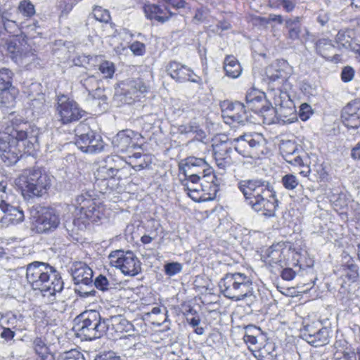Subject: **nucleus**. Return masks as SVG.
I'll return each mask as SVG.
<instances>
[{
	"label": "nucleus",
	"instance_id": "nucleus-40",
	"mask_svg": "<svg viewBox=\"0 0 360 360\" xmlns=\"http://www.w3.org/2000/svg\"><path fill=\"white\" fill-rule=\"evenodd\" d=\"M276 355L275 345L272 343H266L259 350V360H275Z\"/></svg>",
	"mask_w": 360,
	"mask_h": 360
},
{
	"label": "nucleus",
	"instance_id": "nucleus-14",
	"mask_svg": "<svg viewBox=\"0 0 360 360\" xmlns=\"http://www.w3.org/2000/svg\"><path fill=\"white\" fill-rule=\"evenodd\" d=\"M179 169L185 175L184 184H194L200 181L205 172H210V167L203 158L188 157L179 164Z\"/></svg>",
	"mask_w": 360,
	"mask_h": 360
},
{
	"label": "nucleus",
	"instance_id": "nucleus-15",
	"mask_svg": "<svg viewBox=\"0 0 360 360\" xmlns=\"http://www.w3.org/2000/svg\"><path fill=\"white\" fill-rule=\"evenodd\" d=\"M5 189L0 184V210L3 212L0 222L6 226L20 223L24 219L23 212L12 205L14 196L6 193Z\"/></svg>",
	"mask_w": 360,
	"mask_h": 360
},
{
	"label": "nucleus",
	"instance_id": "nucleus-18",
	"mask_svg": "<svg viewBox=\"0 0 360 360\" xmlns=\"http://www.w3.org/2000/svg\"><path fill=\"white\" fill-rule=\"evenodd\" d=\"M141 135L134 131L125 129L120 131L112 139V144L117 153H127L131 149L139 147Z\"/></svg>",
	"mask_w": 360,
	"mask_h": 360
},
{
	"label": "nucleus",
	"instance_id": "nucleus-44",
	"mask_svg": "<svg viewBox=\"0 0 360 360\" xmlns=\"http://www.w3.org/2000/svg\"><path fill=\"white\" fill-rule=\"evenodd\" d=\"M18 9L25 17H31L35 13L34 5L28 0L21 1Z\"/></svg>",
	"mask_w": 360,
	"mask_h": 360
},
{
	"label": "nucleus",
	"instance_id": "nucleus-53",
	"mask_svg": "<svg viewBox=\"0 0 360 360\" xmlns=\"http://www.w3.org/2000/svg\"><path fill=\"white\" fill-rule=\"evenodd\" d=\"M334 358L335 360H358L357 355L354 352H336Z\"/></svg>",
	"mask_w": 360,
	"mask_h": 360
},
{
	"label": "nucleus",
	"instance_id": "nucleus-25",
	"mask_svg": "<svg viewBox=\"0 0 360 360\" xmlns=\"http://www.w3.org/2000/svg\"><path fill=\"white\" fill-rule=\"evenodd\" d=\"M283 157L285 161L294 166H300L303 167L299 173L303 176H307L310 172L308 166L304 165L300 155L297 152L296 146L291 142L284 143L283 146Z\"/></svg>",
	"mask_w": 360,
	"mask_h": 360
},
{
	"label": "nucleus",
	"instance_id": "nucleus-20",
	"mask_svg": "<svg viewBox=\"0 0 360 360\" xmlns=\"http://www.w3.org/2000/svg\"><path fill=\"white\" fill-rule=\"evenodd\" d=\"M82 84L88 91L86 101L91 102L93 106L105 110L107 97L103 94V90L99 87V82L96 77L94 75L89 76L82 80Z\"/></svg>",
	"mask_w": 360,
	"mask_h": 360
},
{
	"label": "nucleus",
	"instance_id": "nucleus-46",
	"mask_svg": "<svg viewBox=\"0 0 360 360\" xmlns=\"http://www.w3.org/2000/svg\"><path fill=\"white\" fill-rule=\"evenodd\" d=\"M93 15L96 20L107 23L110 20V15L108 10L100 6H96L93 10Z\"/></svg>",
	"mask_w": 360,
	"mask_h": 360
},
{
	"label": "nucleus",
	"instance_id": "nucleus-64",
	"mask_svg": "<svg viewBox=\"0 0 360 360\" xmlns=\"http://www.w3.org/2000/svg\"><path fill=\"white\" fill-rule=\"evenodd\" d=\"M244 341L246 343H249L252 345L257 343V337L255 335L248 334V333L244 335Z\"/></svg>",
	"mask_w": 360,
	"mask_h": 360
},
{
	"label": "nucleus",
	"instance_id": "nucleus-42",
	"mask_svg": "<svg viewBox=\"0 0 360 360\" xmlns=\"http://www.w3.org/2000/svg\"><path fill=\"white\" fill-rule=\"evenodd\" d=\"M89 148L87 149V153H94L100 152L103 148V143L100 136L96 135L94 131V136H91L90 142H88Z\"/></svg>",
	"mask_w": 360,
	"mask_h": 360
},
{
	"label": "nucleus",
	"instance_id": "nucleus-2",
	"mask_svg": "<svg viewBox=\"0 0 360 360\" xmlns=\"http://www.w3.org/2000/svg\"><path fill=\"white\" fill-rule=\"evenodd\" d=\"M26 278L34 290H39L49 302L56 300V293L63 288V281L59 274L49 264L34 262L27 265Z\"/></svg>",
	"mask_w": 360,
	"mask_h": 360
},
{
	"label": "nucleus",
	"instance_id": "nucleus-43",
	"mask_svg": "<svg viewBox=\"0 0 360 360\" xmlns=\"http://www.w3.org/2000/svg\"><path fill=\"white\" fill-rule=\"evenodd\" d=\"M98 70L105 78H112L115 72V65L112 62L103 60L99 65Z\"/></svg>",
	"mask_w": 360,
	"mask_h": 360
},
{
	"label": "nucleus",
	"instance_id": "nucleus-48",
	"mask_svg": "<svg viewBox=\"0 0 360 360\" xmlns=\"http://www.w3.org/2000/svg\"><path fill=\"white\" fill-rule=\"evenodd\" d=\"M165 274L169 276H173L182 271V264L179 262H170L165 265Z\"/></svg>",
	"mask_w": 360,
	"mask_h": 360
},
{
	"label": "nucleus",
	"instance_id": "nucleus-55",
	"mask_svg": "<svg viewBox=\"0 0 360 360\" xmlns=\"http://www.w3.org/2000/svg\"><path fill=\"white\" fill-rule=\"evenodd\" d=\"M311 108L307 103H303L300 105L299 116L302 121L307 120L311 115Z\"/></svg>",
	"mask_w": 360,
	"mask_h": 360
},
{
	"label": "nucleus",
	"instance_id": "nucleus-8",
	"mask_svg": "<svg viewBox=\"0 0 360 360\" xmlns=\"http://www.w3.org/2000/svg\"><path fill=\"white\" fill-rule=\"evenodd\" d=\"M200 184H184L188 195L195 202H205L214 199L219 191V183L213 170L210 167V172H205L200 179Z\"/></svg>",
	"mask_w": 360,
	"mask_h": 360
},
{
	"label": "nucleus",
	"instance_id": "nucleus-60",
	"mask_svg": "<svg viewBox=\"0 0 360 360\" xmlns=\"http://www.w3.org/2000/svg\"><path fill=\"white\" fill-rule=\"evenodd\" d=\"M278 3L286 12H291L295 7V1L292 0H278Z\"/></svg>",
	"mask_w": 360,
	"mask_h": 360
},
{
	"label": "nucleus",
	"instance_id": "nucleus-58",
	"mask_svg": "<svg viewBox=\"0 0 360 360\" xmlns=\"http://www.w3.org/2000/svg\"><path fill=\"white\" fill-rule=\"evenodd\" d=\"M331 20V13L328 11H321L317 17V21L322 25H326Z\"/></svg>",
	"mask_w": 360,
	"mask_h": 360
},
{
	"label": "nucleus",
	"instance_id": "nucleus-26",
	"mask_svg": "<svg viewBox=\"0 0 360 360\" xmlns=\"http://www.w3.org/2000/svg\"><path fill=\"white\" fill-rule=\"evenodd\" d=\"M72 276L75 284L87 285L92 283L93 271L85 263L77 262L72 267Z\"/></svg>",
	"mask_w": 360,
	"mask_h": 360
},
{
	"label": "nucleus",
	"instance_id": "nucleus-28",
	"mask_svg": "<svg viewBox=\"0 0 360 360\" xmlns=\"http://www.w3.org/2000/svg\"><path fill=\"white\" fill-rule=\"evenodd\" d=\"M338 271L343 281L355 283L359 277V267L352 259L342 264Z\"/></svg>",
	"mask_w": 360,
	"mask_h": 360
},
{
	"label": "nucleus",
	"instance_id": "nucleus-57",
	"mask_svg": "<svg viewBox=\"0 0 360 360\" xmlns=\"http://www.w3.org/2000/svg\"><path fill=\"white\" fill-rule=\"evenodd\" d=\"M1 23L4 25L5 29H8L7 23H11L13 27H18L15 21L11 19V13L8 11L2 12Z\"/></svg>",
	"mask_w": 360,
	"mask_h": 360
},
{
	"label": "nucleus",
	"instance_id": "nucleus-45",
	"mask_svg": "<svg viewBox=\"0 0 360 360\" xmlns=\"http://www.w3.org/2000/svg\"><path fill=\"white\" fill-rule=\"evenodd\" d=\"M34 349L39 357H48L49 347L41 338H37L33 342Z\"/></svg>",
	"mask_w": 360,
	"mask_h": 360
},
{
	"label": "nucleus",
	"instance_id": "nucleus-41",
	"mask_svg": "<svg viewBox=\"0 0 360 360\" xmlns=\"http://www.w3.org/2000/svg\"><path fill=\"white\" fill-rule=\"evenodd\" d=\"M13 72L7 69L2 68L0 70V90L11 88Z\"/></svg>",
	"mask_w": 360,
	"mask_h": 360
},
{
	"label": "nucleus",
	"instance_id": "nucleus-17",
	"mask_svg": "<svg viewBox=\"0 0 360 360\" xmlns=\"http://www.w3.org/2000/svg\"><path fill=\"white\" fill-rule=\"evenodd\" d=\"M56 110L59 120L63 124L79 120L85 113L75 101L65 95L58 96Z\"/></svg>",
	"mask_w": 360,
	"mask_h": 360
},
{
	"label": "nucleus",
	"instance_id": "nucleus-59",
	"mask_svg": "<svg viewBox=\"0 0 360 360\" xmlns=\"http://www.w3.org/2000/svg\"><path fill=\"white\" fill-rule=\"evenodd\" d=\"M130 49L134 54L141 56L145 51V45L141 42L134 41L131 44Z\"/></svg>",
	"mask_w": 360,
	"mask_h": 360
},
{
	"label": "nucleus",
	"instance_id": "nucleus-32",
	"mask_svg": "<svg viewBox=\"0 0 360 360\" xmlns=\"http://www.w3.org/2000/svg\"><path fill=\"white\" fill-rule=\"evenodd\" d=\"M224 69L226 75L231 78H237L242 72V68L238 60L233 56H228L224 62Z\"/></svg>",
	"mask_w": 360,
	"mask_h": 360
},
{
	"label": "nucleus",
	"instance_id": "nucleus-37",
	"mask_svg": "<svg viewBox=\"0 0 360 360\" xmlns=\"http://www.w3.org/2000/svg\"><path fill=\"white\" fill-rule=\"evenodd\" d=\"M22 319L23 316L21 314L7 313L1 316L0 322L3 327L7 326L14 329H20V326L18 323L22 321Z\"/></svg>",
	"mask_w": 360,
	"mask_h": 360
},
{
	"label": "nucleus",
	"instance_id": "nucleus-33",
	"mask_svg": "<svg viewBox=\"0 0 360 360\" xmlns=\"http://www.w3.org/2000/svg\"><path fill=\"white\" fill-rule=\"evenodd\" d=\"M84 128H86L87 131L84 134H81L80 135L77 134V138L75 141V145L82 151L87 153V149L89 148V146H90L88 144V142H90L91 136H94V131L90 130L89 128L86 125L79 126L76 131H79L80 129H84Z\"/></svg>",
	"mask_w": 360,
	"mask_h": 360
},
{
	"label": "nucleus",
	"instance_id": "nucleus-24",
	"mask_svg": "<svg viewBox=\"0 0 360 360\" xmlns=\"http://www.w3.org/2000/svg\"><path fill=\"white\" fill-rule=\"evenodd\" d=\"M341 118L348 128L356 129L360 126V99L349 103L342 110Z\"/></svg>",
	"mask_w": 360,
	"mask_h": 360
},
{
	"label": "nucleus",
	"instance_id": "nucleus-52",
	"mask_svg": "<svg viewBox=\"0 0 360 360\" xmlns=\"http://www.w3.org/2000/svg\"><path fill=\"white\" fill-rule=\"evenodd\" d=\"M61 359L62 360H85L83 354L76 349L64 352L61 355Z\"/></svg>",
	"mask_w": 360,
	"mask_h": 360
},
{
	"label": "nucleus",
	"instance_id": "nucleus-23",
	"mask_svg": "<svg viewBox=\"0 0 360 360\" xmlns=\"http://www.w3.org/2000/svg\"><path fill=\"white\" fill-rule=\"evenodd\" d=\"M245 101L248 108L256 113L261 114L263 117L264 114L266 113V108L270 107L264 94L255 88H251L247 91Z\"/></svg>",
	"mask_w": 360,
	"mask_h": 360
},
{
	"label": "nucleus",
	"instance_id": "nucleus-50",
	"mask_svg": "<svg viewBox=\"0 0 360 360\" xmlns=\"http://www.w3.org/2000/svg\"><path fill=\"white\" fill-rule=\"evenodd\" d=\"M96 288L101 291H106L110 288V283L108 278L103 275H99L94 281Z\"/></svg>",
	"mask_w": 360,
	"mask_h": 360
},
{
	"label": "nucleus",
	"instance_id": "nucleus-5",
	"mask_svg": "<svg viewBox=\"0 0 360 360\" xmlns=\"http://www.w3.org/2000/svg\"><path fill=\"white\" fill-rule=\"evenodd\" d=\"M222 294L233 301H240L254 294L253 283L246 274L240 272L228 273L219 282Z\"/></svg>",
	"mask_w": 360,
	"mask_h": 360
},
{
	"label": "nucleus",
	"instance_id": "nucleus-38",
	"mask_svg": "<svg viewBox=\"0 0 360 360\" xmlns=\"http://www.w3.org/2000/svg\"><path fill=\"white\" fill-rule=\"evenodd\" d=\"M285 24L289 29L288 38L292 41L298 39L301 32V27L299 25V18H296L295 20H288Z\"/></svg>",
	"mask_w": 360,
	"mask_h": 360
},
{
	"label": "nucleus",
	"instance_id": "nucleus-19",
	"mask_svg": "<svg viewBox=\"0 0 360 360\" xmlns=\"http://www.w3.org/2000/svg\"><path fill=\"white\" fill-rule=\"evenodd\" d=\"M222 117L226 124L238 123L245 124L248 122V115L245 107L240 102H224L221 105Z\"/></svg>",
	"mask_w": 360,
	"mask_h": 360
},
{
	"label": "nucleus",
	"instance_id": "nucleus-9",
	"mask_svg": "<svg viewBox=\"0 0 360 360\" xmlns=\"http://www.w3.org/2000/svg\"><path fill=\"white\" fill-rule=\"evenodd\" d=\"M292 67L285 60L276 61L267 66L265 75L269 79V86L274 91L270 94L274 96L279 91L286 92L290 89L291 85L288 79L292 75Z\"/></svg>",
	"mask_w": 360,
	"mask_h": 360
},
{
	"label": "nucleus",
	"instance_id": "nucleus-21",
	"mask_svg": "<svg viewBox=\"0 0 360 360\" xmlns=\"http://www.w3.org/2000/svg\"><path fill=\"white\" fill-rule=\"evenodd\" d=\"M60 224L59 214L54 209L44 208L33 223L34 229L39 233L56 229Z\"/></svg>",
	"mask_w": 360,
	"mask_h": 360
},
{
	"label": "nucleus",
	"instance_id": "nucleus-61",
	"mask_svg": "<svg viewBox=\"0 0 360 360\" xmlns=\"http://www.w3.org/2000/svg\"><path fill=\"white\" fill-rule=\"evenodd\" d=\"M281 277L286 281H291L295 276V272L290 268H285L281 272Z\"/></svg>",
	"mask_w": 360,
	"mask_h": 360
},
{
	"label": "nucleus",
	"instance_id": "nucleus-4",
	"mask_svg": "<svg viewBox=\"0 0 360 360\" xmlns=\"http://www.w3.org/2000/svg\"><path fill=\"white\" fill-rule=\"evenodd\" d=\"M27 138V132L13 123H6L0 130V158L8 166L15 164L20 155L18 141Z\"/></svg>",
	"mask_w": 360,
	"mask_h": 360
},
{
	"label": "nucleus",
	"instance_id": "nucleus-31",
	"mask_svg": "<svg viewBox=\"0 0 360 360\" xmlns=\"http://www.w3.org/2000/svg\"><path fill=\"white\" fill-rule=\"evenodd\" d=\"M316 49L319 54L329 60H333L336 56L334 54V46L330 40L326 39L318 40L316 43Z\"/></svg>",
	"mask_w": 360,
	"mask_h": 360
},
{
	"label": "nucleus",
	"instance_id": "nucleus-3",
	"mask_svg": "<svg viewBox=\"0 0 360 360\" xmlns=\"http://www.w3.org/2000/svg\"><path fill=\"white\" fill-rule=\"evenodd\" d=\"M15 187L24 198H32L46 195L52 185L51 176L40 169H25L15 179Z\"/></svg>",
	"mask_w": 360,
	"mask_h": 360
},
{
	"label": "nucleus",
	"instance_id": "nucleus-49",
	"mask_svg": "<svg viewBox=\"0 0 360 360\" xmlns=\"http://www.w3.org/2000/svg\"><path fill=\"white\" fill-rule=\"evenodd\" d=\"M216 165L219 169L222 171H226L228 168H229L233 163V158H221V155L218 154V158H214Z\"/></svg>",
	"mask_w": 360,
	"mask_h": 360
},
{
	"label": "nucleus",
	"instance_id": "nucleus-27",
	"mask_svg": "<svg viewBox=\"0 0 360 360\" xmlns=\"http://www.w3.org/2000/svg\"><path fill=\"white\" fill-rule=\"evenodd\" d=\"M144 12L147 18L155 20L160 22L167 21L172 13L166 6L156 4H147L144 6Z\"/></svg>",
	"mask_w": 360,
	"mask_h": 360
},
{
	"label": "nucleus",
	"instance_id": "nucleus-29",
	"mask_svg": "<svg viewBox=\"0 0 360 360\" xmlns=\"http://www.w3.org/2000/svg\"><path fill=\"white\" fill-rule=\"evenodd\" d=\"M118 169L112 167H108L107 166L99 167L96 172V184L99 186L103 185L106 187L109 186V181L113 180L114 177L117 175Z\"/></svg>",
	"mask_w": 360,
	"mask_h": 360
},
{
	"label": "nucleus",
	"instance_id": "nucleus-12",
	"mask_svg": "<svg viewBox=\"0 0 360 360\" xmlns=\"http://www.w3.org/2000/svg\"><path fill=\"white\" fill-rule=\"evenodd\" d=\"M286 97V92L282 91H279L273 96L276 108L270 105V107L266 108V113L264 114V122L265 123L270 124L278 122L283 124H290L297 120L295 108L283 105V100Z\"/></svg>",
	"mask_w": 360,
	"mask_h": 360
},
{
	"label": "nucleus",
	"instance_id": "nucleus-10",
	"mask_svg": "<svg viewBox=\"0 0 360 360\" xmlns=\"http://www.w3.org/2000/svg\"><path fill=\"white\" fill-rule=\"evenodd\" d=\"M233 141L236 151L243 157L258 159L267 153L266 141L261 134H245Z\"/></svg>",
	"mask_w": 360,
	"mask_h": 360
},
{
	"label": "nucleus",
	"instance_id": "nucleus-39",
	"mask_svg": "<svg viewBox=\"0 0 360 360\" xmlns=\"http://www.w3.org/2000/svg\"><path fill=\"white\" fill-rule=\"evenodd\" d=\"M212 146L214 158H217L219 153L223 158H232L233 150L226 143H216Z\"/></svg>",
	"mask_w": 360,
	"mask_h": 360
},
{
	"label": "nucleus",
	"instance_id": "nucleus-13",
	"mask_svg": "<svg viewBox=\"0 0 360 360\" xmlns=\"http://www.w3.org/2000/svg\"><path fill=\"white\" fill-rule=\"evenodd\" d=\"M108 257L110 265L119 269L126 276H134L141 271V263L131 251L117 250Z\"/></svg>",
	"mask_w": 360,
	"mask_h": 360
},
{
	"label": "nucleus",
	"instance_id": "nucleus-56",
	"mask_svg": "<svg viewBox=\"0 0 360 360\" xmlns=\"http://www.w3.org/2000/svg\"><path fill=\"white\" fill-rule=\"evenodd\" d=\"M354 76V70L352 68L347 66L345 67L341 72V79L344 82H349L352 81Z\"/></svg>",
	"mask_w": 360,
	"mask_h": 360
},
{
	"label": "nucleus",
	"instance_id": "nucleus-34",
	"mask_svg": "<svg viewBox=\"0 0 360 360\" xmlns=\"http://www.w3.org/2000/svg\"><path fill=\"white\" fill-rule=\"evenodd\" d=\"M110 321L112 328L117 333L133 330V325L121 315L111 316Z\"/></svg>",
	"mask_w": 360,
	"mask_h": 360
},
{
	"label": "nucleus",
	"instance_id": "nucleus-30",
	"mask_svg": "<svg viewBox=\"0 0 360 360\" xmlns=\"http://www.w3.org/2000/svg\"><path fill=\"white\" fill-rule=\"evenodd\" d=\"M305 340L315 347L326 345L329 342V330L321 328L312 336L310 334L305 335Z\"/></svg>",
	"mask_w": 360,
	"mask_h": 360
},
{
	"label": "nucleus",
	"instance_id": "nucleus-62",
	"mask_svg": "<svg viewBox=\"0 0 360 360\" xmlns=\"http://www.w3.org/2000/svg\"><path fill=\"white\" fill-rule=\"evenodd\" d=\"M94 360H122L120 356H117L113 352H108L99 356H97Z\"/></svg>",
	"mask_w": 360,
	"mask_h": 360
},
{
	"label": "nucleus",
	"instance_id": "nucleus-51",
	"mask_svg": "<svg viewBox=\"0 0 360 360\" xmlns=\"http://www.w3.org/2000/svg\"><path fill=\"white\" fill-rule=\"evenodd\" d=\"M30 106L33 110H40L44 105L45 97L42 94H38L36 98H30Z\"/></svg>",
	"mask_w": 360,
	"mask_h": 360
},
{
	"label": "nucleus",
	"instance_id": "nucleus-54",
	"mask_svg": "<svg viewBox=\"0 0 360 360\" xmlns=\"http://www.w3.org/2000/svg\"><path fill=\"white\" fill-rule=\"evenodd\" d=\"M160 227L159 224L155 227L153 231L149 232L148 234H145L141 238V241L144 245L150 244L153 240H155L158 236V230Z\"/></svg>",
	"mask_w": 360,
	"mask_h": 360
},
{
	"label": "nucleus",
	"instance_id": "nucleus-11",
	"mask_svg": "<svg viewBox=\"0 0 360 360\" xmlns=\"http://www.w3.org/2000/svg\"><path fill=\"white\" fill-rule=\"evenodd\" d=\"M114 100L118 104L131 105L144 97L148 90V86L140 78L129 79L119 84Z\"/></svg>",
	"mask_w": 360,
	"mask_h": 360
},
{
	"label": "nucleus",
	"instance_id": "nucleus-22",
	"mask_svg": "<svg viewBox=\"0 0 360 360\" xmlns=\"http://www.w3.org/2000/svg\"><path fill=\"white\" fill-rule=\"evenodd\" d=\"M167 72L176 82H191L200 84L201 79L190 68L176 61H171L167 66Z\"/></svg>",
	"mask_w": 360,
	"mask_h": 360
},
{
	"label": "nucleus",
	"instance_id": "nucleus-35",
	"mask_svg": "<svg viewBox=\"0 0 360 360\" xmlns=\"http://www.w3.org/2000/svg\"><path fill=\"white\" fill-rule=\"evenodd\" d=\"M0 103L5 108H11L15 105L18 90L15 87L1 89Z\"/></svg>",
	"mask_w": 360,
	"mask_h": 360
},
{
	"label": "nucleus",
	"instance_id": "nucleus-47",
	"mask_svg": "<svg viewBox=\"0 0 360 360\" xmlns=\"http://www.w3.org/2000/svg\"><path fill=\"white\" fill-rule=\"evenodd\" d=\"M281 182L285 188L293 190L299 185V180L292 174H285L282 177Z\"/></svg>",
	"mask_w": 360,
	"mask_h": 360
},
{
	"label": "nucleus",
	"instance_id": "nucleus-7",
	"mask_svg": "<svg viewBox=\"0 0 360 360\" xmlns=\"http://www.w3.org/2000/svg\"><path fill=\"white\" fill-rule=\"evenodd\" d=\"M75 330L85 340H94L103 336L107 329V324L102 320L98 311H86L75 319Z\"/></svg>",
	"mask_w": 360,
	"mask_h": 360
},
{
	"label": "nucleus",
	"instance_id": "nucleus-6",
	"mask_svg": "<svg viewBox=\"0 0 360 360\" xmlns=\"http://www.w3.org/2000/svg\"><path fill=\"white\" fill-rule=\"evenodd\" d=\"M75 202L79 217L74 220L75 224L81 223L85 227L86 224L96 223L106 217L107 210L103 202L86 193L77 195Z\"/></svg>",
	"mask_w": 360,
	"mask_h": 360
},
{
	"label": "nucleus",
	"instance_id": "nucleus-63",
	"mask_svg": "<svg viewBox=\"0 0 360 360\" xmlns=\"http://www.w3.org/2000/svg\"><path fill=\"white\" fill-rule=\"evenodd\" d=\"M4 330L1 333V337L6 340H11L15 336V332L11 330L10 328L3 327Z\"/></svg>",
	"mask_w": 360,
	"mask_h": 360
},
{
	"label": "nucleus",
	"instance_id": "nucleus-16",
	"mask_svg": "<svg viewBox=\"0 0 360 360\" xmlns=\"http://www.w3.org/2000/svg\"><path fill=\"white\" fill-rule=\"evenodd\" d=\"M7 50L11 58L18 64L27 66L34 62L37 57L24 40L15 38L7 44Z\"/></svg>",
	"mask_w": 360,
	"mask_h": 360
},
{
	"label": "nucleus",
	"instance_id": "nucleus-36",
	"mask_svg": "<svg viewBox=\"0 0 360 360\" xmlns=\"http://www.w3.org/2000/svg\"><path fill=\"white\" fill-rule=\"evenodd\" d=\"M265 262L271 266L278 264L283 266L284 264V256L282 249L270 247L267 250Z\"/></svg>",
	"mask_w": 360,
	"mask_h": 360
},
{
	"label": "nucleus",
	"instance_id": "nucleus-1",
	"mask_svg": "<svg viewBox=\"0 0 360 360\" xmlns=\"http://www.w3.org/2000/svg\"><path fill=\"white\" fill-rule=\"evenodd\" d=\"M238 188L246 203L255 212L266 217L275 215L278 200L268 181L261 179L241 180L238 184Z\"/></svg>",
	"mask_w": 360,
	"mask_h": 360
}]
</instances>
